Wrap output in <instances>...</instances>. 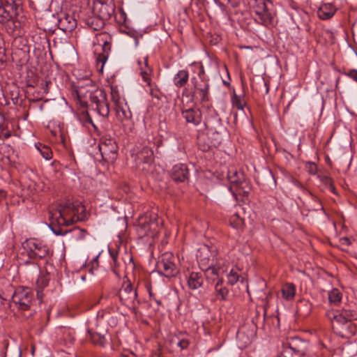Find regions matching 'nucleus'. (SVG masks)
I'll return each mask as SVG.
<instances>
[{
  "instance_id": "nucleus-1",
  "label": "nucleus",
  "mask_w": 357,
  "mask_h": 357,
  "mask_svg": "<svg viewBox=\"0 0 357 357\" xmlns=\"http://www.w3.org/2000/svg\"><path fill=\"white\" fill-rule=\"evenodd\" d=\"M326 317L331 321L333 332L343 338H349L356 332V326L353 323L357 320V312L350 309L328 310Z\"/></svg>"
},
{
  "instance_id": "nucleus-2",
  "label": "nucleus",
  "mask_w": 357,
  "mask_h": 357,
  "mask_svg": "<svg viewBox=\"0 0 357 357\" xmlns=\"http://www.w3.org/2000/svg\"><path fill=\"white\" fill-rule=\"evenodd\" d=\"M84 211V206L79 204L66 202L50 215V228L56 235H65L68 231L60 226H68L78 220L77 214Z\"/></svg>"
},
{
  "instance_id": "nucleus-3",
  "label": "nucleus",
  "mask_w": 357,
  "mask_h": 357,
  "mask_svg": "<svg viewBox=\"0 0 357 357\" xmlns=\"http://www.w3.org/2000/svg\"><path fill=\"white\" fill-rule=\"evenodd\" d=\"M255 21L264 26L273 25L276 20V9L273 1L266 0L254 3L252 6Z\"/></svg>"
},
{
  "instance_id": "nucleus-4",
  "label": "nucleus",
  "mask_w": 357,
  "mask_h": 357,
  "mask_svg": "<svg viewBox=\"0 0 357 357\" xmlns=\"http://www.w3.org/2000/svg\"><path fill=\"white\" fill-rule=\"evenodd\" d=\"M159 224L158 216L155 212H148L140 216L136 229L139 237H154L158 234Z\"/></svg>"
},
{
  "instance_id": "nucleus-5",
  "label": "nucleus",
  "mask_w": 357,
  "mask_h": 357,
  "mask_svg": "<svg viewBox=\"0 0 357 357\" xmlns=\"http://www.w3.org/2000/svg\"><path fill=\"white\" fill-rule=\"evenodd\" d=\"M22 246L31 259H43L47 260L52 255V250L49 246L36 238L26 239L23 242Z\"/></svg>"
},
{
  "instance_id": "nucleus-6",
  "label": "nucleus",
  "mask_w": 357,
  "mask_h": 357,
  "mask_svg": "<svg viewBox=\"0 0 357 357\" xmlns=\"http://www.w3.org/2000/svg\"><path fill=\"white\" fill-rule=\"evenodd\" d=\"M89 98L91 106L100 116L107 117L109 115V103L107 100L106 93L103 89H96L91 91Z\"/></svg>"
},
{
  "instance_id": "nucleus-7",
  "label": "nucleus",
  "mask_w": 357,
  "mask_h": 357,
  "mask_svg": "<svg viewBox=\"0 0 357 357\" xmlns=\"http://www.w3.org/2000/svg\"><path fill=\"white\" fill-rule=\"evenodd\" d=\"M227 178L231 183L230 190L235 188L236 192L243 195H248L251 190L249 181L245 178L243 172H238L234 169H229L227 174Z\"/></svg>"
},
{
  "instance_id": "nucleus-8",
  "label": "nucleus",
  "mask_w": 357,
  "mask_h": 357,
  "mask_svg": "<svg viewBox=\"0 0 357 357\" xmlns=\"http://www.w3.org/2000/svg\"><path fill=\"white\" fill-rule=\"evenodd\" d=\"M33 293L28 287H19L12 296L13 302L18 306L21 310H29L32 304Z\"/></svg>"
},
{
  "instance_id": "nucleus-9",
  "label": "nucleus",
  "mask_w": 357,
  "mask_h": 357,
  "mask_svg": "<svg viewBox=\"0 0 357 357\" xmlns=\"http://www.w3.org/2000/svg\"><path fill=\"white\" fill-rule=\"evenodd\" d=\"M175 257L171 252L162 254L156 267L158 271L165 277H174L178 273V268L174 263Z\"/></svg>"
},
{
  "instance_id": "nucleus-10",
  "label": "nucleus",
  "mask_w": 357,
  "mask_h": 357,
  "mask_svg": "<svg viewBox=\"0 0 357 357\" xmlns=\"http://www.w3.org/2000/svg\"><path fill=\"white\" fill-rule=\"evenodd\" d=\"M98 147L104 160L108 162H112L116 160L118 146L114 139L102 137L100 139Z\"/></svg>"
},
{
  "instance_id": "nucleus-11",
  "label": "nucleus",
  "mask_w": 357,
  "mask_h": 357,
  "mask_svg": "<svg viewBox=\"0 0 357 357\" xmlns=\"http://www.w3.org/2000/svg\"><path fill=\"white\" fill-rule=\"evenodd\" d=\"M283 347H289L294 352V357H309L307 354L309 343L298 337H288Z\"/></svg>"
},
{
  "instance_id": "nucleus-12",
  "label": "nucleus",
  "mask_w": 357,
  "mask_h": 357,
  "mask_svg": "<svg viewBox=\"0 0 357 357\" xmlns=\"http://www.w3.org/2000/svg\"><path fill=\"white\" fill-rule=\"evenodd\" d=\"M193 85V97L202 102L209 100L210 84L208 79L191 78Z\"/></svg>"
},
{
  "instance_id": "nucleus-13",
  "label": "nucleus",
  "mask_w": 357,
  "mask_h": 357,
  "mask_svg": "<svg viewBox=\"0 0 357 357\" xmlns=\"http://www.w3.org/2000/svg\"><path fill=\"white\" fill-rule=\"evenodd\" d=\"M137 297V290L132 287L130 282L124 284L119 290V298L123 305L135 307Z\"/></svg>"
},
{
  "instance_id": "nucleus-14",
  "label": "nucleus",
  "mask_w": 357,
  "mask_h": 357,
  "mask_svg": "<svg viewBox=\"0 0 357 357\" xmlns=\"http://www.w3.org/2000/svg\"><path fill=\"white\" fill-rule=\"evenodd\" d=\"M97 40L99 43H102V53L100 54L97 58V61L98 63H102L101 70L103 68V66L105 63L107 61L109 54L111 51V43H112V37L111 36L106 33L102 32L98 34Z\"/></svg>"
},
{
  "instance_id": "nucleus-15",
  "label": "nucleus",
  "mask_w": 357,
  "mask_h": 357,
  "mask_svg": "<svg viewBox=\"0 0 357 357\" xmlns=\"http://www.w3.org/2000/svg\"><path fill=\"white\" fill-rule=\"evenodd\" d=\"M18 9L12 6L10 4L0 0V23L12 24L15 26V22L11 20L18 15Z\"/></svg>"
},
{
  "instance_id": "nucleus-16",
  "label": "nucleus",
  "mask_w": 357,
  "mask_h": 357,
  "mask_svg": "<svg viewBox=\"0 0 357 357\" xmlns=\"http://www.w3.org/2000/svg\"><path fill=\"white\" fill-rule=\"evenodd\" d=\"M181 114L182 116L188 123H192L194 126H198L202 121V112L198 107H183L182 109Z\"/></svg>"
},
{
  "instance_id": "nucleus-17",
  "label": "nucleus",
  "mask_w": 357,
  "mask_h": 357,
  "mask_svg": "<svg viewBox=\"0 0 357 357\" xmlns=\"http://www.w3.org/2000/svg\"><path fill=\"white\" fill-rule=\"evenodd\" d=\"M211 254L210 253L208 248H201L198 250L197 255L199 266L202 270H208L213 266L214 259H211Z\"/></svg>"
},
{
  "instance_id": "nucleus-18",
  "label": "nucleus",
  "mask_w": 357,
  "mask_h": 357,
  "mask_svg": "<svg viewBox=\"0 0 357 357\" xmlns=\"http://www.w3.org/2000/svg\"><path fill=\"white\" fill-rule=\"evenodd\" d=\"M171 176L176 182H183L187 180L189 176V171L186 165H175L172 169Z\"/></svg>"
},
{
  "instance_id": "nucleus-19",
  "label": "nucleus",
  "mask_w": 357,
  "mask_h": 357,
  "mask_svg": "<svg viewBox=\"0 0 357 357\" xmlns=\"http://www.w3.org/2000/svg\"><path fill=\"white\" fill-rule=\"evenodd\" d=\"M337 10V8L333 3H324L319 7L317 14L319 19L328 20L334 16Z\"/></svg>"
},
{
  "instance_id": "nucleus-20",
  "label": "nucleus",
  "mask_w": 357,
  "mask_h": 357,
  "mask_svg": "<svg viewBox=\"0 0 357 357\" xmlns=\"http://www.w3.org/2000/svg\"><path fill=\"white\" fill-rule=\"evenodd\" d=\"M58 26L60 29L65 32L71 31L76 27L77 22L71 15L63 14L59 19Z\"/></svg>"
},
{
  "instance_id": "nucleus-21",
  "label": "nucleus",
  "mask_w": 357,
  "mask_h": 357,
  "mask_svg": "<svg viewBox=\"0 0 357 357\" xmlns=\"http://www.w3.org/2000/svg\"><path fill=\"white\" fill-rule=\"evenodd\" d=\"M187 282L190 289H197L201 287L204 283L203 275L201 273L192 272L188 277Z\"/></svg>"
},
{
  "instance_id": "nucleus-22",
  "label": "nucleus",
  "mask_w": 357,
  "mask_h": 357,
  "mask_svg": "<svg viewBox=\"0 0 357 357\" xmlns=\"http://www.w3.org/2000/svg\"><path fill=\"white\" fill-rule=\"evenodd\" d=\"M96 9L98 10V17L105 21L109 20L114 12L112 6L102 2L96 5Z\"/></svg>"
},
{
  "instance_id": "nucleus-23",
  "label": "nucleus",
  "mask_w": 357,
  "mask_h": 357,
  "mask_svg": "<svg viewBox=\"0 0 357 357\" xmlns=\"http://www.w3.org/2000/svg\"><path fill=\"white\" fill-rule=\"evenodd\" d=\"M115 109L116 117L120 121L124 122L131 119L132 113L126 103L115 107Z\"/></svg>"
},
{
  "instance_id": "nucleus-24",
  "label": "nucleus",
  "mask_w": 357,
  "mask_h": 357,
  "mask_svg": "<svg viewBox=\"0 0 357 357\" xmlns=\"http://www.w3.org/2000/svg\"><path fill=\"white\" fill-rule=\"evenodd\" d=\"M223 279H219L217 280V282L215 284V291L218 299L221 301H226L228 298L229 290L226 287L223 286Z\"/></svg>"
},
{
  "instance_id": "nucleus-25",
  "label": "nucleus",
  "mask_w": 357,
  "mask_h": 357,
  "mask_svg": "<svg viewBox=\"0 0 357 357\" xmlns=\"http://www.w3.org/2000/svg\"><path fill=\"white\" fill-rule=\"evenodd\" d=\"M189 79V75L187 70H181L174 77V84L178 87L181 88L184 86Z\"/></svg>"
},
{
  "instance_id": "nucleus-26",
  "label": "nucleus",
  "mask_w": 357,
  "mask_h": 357,
  "mask_svg": "<svg viewBox=\"0 0 357 357\" xmlns=\"http://www.w3.org/2000/svg\"><path fill=\"white\" fill-rule=\"evenodd\" d=\"M227 271V267L223 260L213 261V266L208 270V273H218V280L222 279L221 276Z\"/></svg>"
},
{
  "instance_id": "nucleus-27",
  "label": "nucleus",
  "mask_w": 357,
  "mask_h": 357,
  "mask_svg": "<svg viewBox=\"0 0 357 357\" xmlns=\"http://www.w3.org/2000/svg\"><path fill=\"white\" fill-rule=\"evenodd\" d=\"M281 292L283 298L287 301L292 300L296 294V286L293 283H286L282 286Z\"/></svg>"
},
{
  "instance_id": "nucleus-28",
  "label": "nucleus",
  "mask_w": 357,
  "mask_h": 357,
  "mask_svg": "<svg viewBox=\"0 0 357 357\" xmlns=\"http://www.w3.org/2000/svg\"><path fill=\"white\" fill-rule=\"evenodd\" d=\"M137 158L145 163L151 162L153 160V151L151 148L144 146L138 152Z\"/></svg>"
},
{
  "instance_id": "nucleus-29",
  "label": "nucleus",
  "mask_w": 357,
  "mask_h": 357,
  "mask_svg": "<svg viewBox=\"0 0 357 357\" xmlns=\"http://www.w3.org/2000/svg\"><path fill=\"white\" fill-rule=\"evenodd\" d=\"M50 276L47 274H41L36 280L37 296L42 298V291L48 284Z\"/></svg>"
},
{
  "instance_id": "nucleus-30",
  "label": "nucleus",
  "mask_w": 357,
  "mask_h": 357,
  "mask_svg": "<svg viewBox=\"0 0 357 357\" xmlns=\"http://www.w3.org/2000/svg\"><path fill=\"white\" fill-rule=\"evenodd\" d=\"M342 293L338 289L334 288L328 292V300L331 305H337L342 300Z\"/></svg>"
},
{
  "instance_id": "nucleus-31",
  "label": "nucleus",
  "mask_w": 357,
  "mask_h": 357,
  "mask_svg": "<svg viewBox=\"0 0 357 357\" xmlns=\"http://www.w3.org/2000/svg\"><path fill=\"white\" fill-rule=\"evenodd\" d=\"M111 98L115 107H119L120 105L125 103V100L120 96V93L116 86H111Z\"/></svg>"
},
{
  "instance_id": "nucleus-32",
  "label": "nucleus",
  "mask_w": 357,
  "mask_h": 357,
  "mask_svg": "<svg viewBox=\"0 0 357 357\" xmlns=\"http://www.w3.org/2000/svg\"><path fill=\"white\" fill-rule=\"evenodd\" d=\"M147 61H148V59H147V57H146L144 59L145 69L142 68L140 73H141L143 80L145 82H146V84L149 86H151V69L148 66Z\"/></svg>"
},
{
  "instance_id": "nucleus-33",
  "label": "nucleus",
  "mask_w": 357,
  "mask_h": 357,
  "mask_svg": "<svg viewBox=\"0 0 357 357\" xmlns=\"http://www.w3.org/2000/svg\"><path fill=\"white\" fill-rule=\"evenodd\" d=\"M90 339L93 344L99 345L100 347H105L106 344V339L104 335H102L98 333L89 332Z\"/></svg>"
},
{
  "instance_id": "nucleus-34",
  "label": "nucleus",
  "mask_w": 357,
  "mask_h": 357,
  "mask_svg": "<svg viewBox=\"0 0 357 357\" xmlns=\"http://www.w3.org/2000/svg\"><path fill=\"white\" fill-rule=\"evenodd\" d=\"M321 183L325 185L331 192L335 193V188L333 179L328 176H319Z\"/></svg>"
},
{
  "instance_id": "nucleus-35",
  "label": "nucleus",
  "mask_w": 357,
  "mask_h": 357,
  "mask_svg": "<svg viewBox=\"0 0 357 357\" xmlns=\"http://www.w3.org/2000/svg\"><path fill=\"white\" fill-rule=\"evenodd\" d=\"M105 20L100 17H93L89 20L88 24L94 30H100L103 28L105 25Z\"/></svg>"
},
{
  "instance_id": "nucleus-36",
  "label": "nucleus",
  "mask_w": 357,
  "mask_h": 357,
  "mask_svg": "<svg viewBox=\"0 0 357 357\" xmlns=\"http://www.w3.org/2000/svg\"><path fill=\"white\" fill-rule=\"evenodd\" d=\"M230 225L234 228H241L243 225V220L237 213H234L229 218Z\"/></svg>"
},
{
  "instance_id": "nucleus-37",
  "label": "nucleus",
  "mask_w": 357,
  "mask_h": 357,
  "mask_svg": "<svg viewBox=\"0 0 357 357\" xmlns=\"http://www.w3.org/2000/svg\"><path fill=\"white\" fill-rule=\"evenodd\" d=\"M231 103L234 107L241 110L243 109L245 105L244 100L236 93H234L231 96Z\"/></svg>"
},
{
  "instance_id": "nucleus-38",
  "label": "nucleus",
  "mask_w": 357,
  "mask_h": 357,
  "mask_svg": "<svg viewBox=\"0 0 357 357\" xmlns=\"http://www.w3.org/2000/svg\"><path fill=\"white\" fill-rule=\"evenodd\" d=\"M37 149L40 151L43 158H44L45 160H49L52 159V152L49 146L40 144L39 146H37Z\"/></svg>"
},
{
  "instance_id": "nucleus-39",
  "label": "nucleus",
  "mask_w": 357,
  "mask_h": 357,
  "mask_svg": "<svg viewBox=\"0 0 357 357\" xmlns=\"http://www.w3.org/2000/svg\"><path fill=\"white\" fill-rule=\"evenodd\" d=\"M227 276V283L231 286L234 285L241 278V275L238 273L234 269H231Z\"/></svg>"
},
{
  "instance_id": "nucleus-40",
  "label": "nucleus",
  "mask_w": 357,
  "mask_h": 357,
  "mask_svg": "<svg viewBox=\"0 0 357 357\" xmlns=\"http://www.w3.org/2000/svg\"><path fill=\"white\" fill-rule=\"evenodd\" d=\"M110 255L112 258L113 264H112V270L114 273L117 275L118 277L120 276L119 272V263L118 261V253L114 252L112 251H109Z\"/></svg>"
},
{
  "instance_id": "nucleus-41",
  "label": "nucleus",
  "mask_w": 357,
  "mask_h": 357,
  "mask_svg": "<svg viewBox=\"0 0 357 357\" xmlns=\"http://www.w3.org/2000/svg\"><path fill=\"white\" fill-rule=\"evenodd\" d=\"M214 121H215L214 123H212V122H211V121H208L206 125L207 128H208V129H210L211 130H214L215 132L218 133L219 131L217 130V127L215 126V125L221 126L222 121L220 118H218V117H216L214 119Z\"/></svg>"
},
{
  "instance_id": "nucleus-42",
  "label": "nucleus",
  "mask_w": 357,
  "mask_h": 357,
  "mask_svg": "<svg viewBox=\"0 0 357 357\" xmlns=\"http://www.w3.org/2000/svg\"><path fill=\"white\" fill-rule=\"evenodd\" d=\"M312 195V200L314 202V205H313L312 206V210L315 211H319V210L324 211V206H323L321 202H320L319 199L314 195Z\"/></svg>"
},
{
  "instance_id": "nucleus-43",
  "label": "nucleus",
  "mask_w": 357,
  "mask_h": 357,
  "mask_svg": "<svg viewBox=\"0 0 357 357\" xmlns=\"http://www.w3.org/2000/svg\"><path fill=\"white\" fill-rule=\"evenodd\" d=\"M305 169L309 172V174L314 175L317 172V167L314 162H307L305 163Z\"/></svg>"
},
{
  "instance_id": "nucleus-44",
  "label": "nucleus",
  "mask_w": 357,
  "mask_h": 357,
  "mask_svg": "<svg viewBox=\"0 0 357 357\" xmlns=\"http://www.w3.org/2000/svg\"><path fill=\"white\" fill-rule=\"evenodd\" d=\"M70 231L73 233V235L79 238H84L86 234V231L84 229H81L78 227H74Z\"/></svg>"
},
{
  "instance_id": "nucleus-45",
  "label": "nucleus",
  "mask_w": 357,
  "mask_h": 357,
  "mask_svg": "<svg viewBox=\"0 0 357 357\" xmlns=\"http://www.w3.org/2000/svg\"><path fill=\"white\" fill-rule=\"evenodd\" d=\"M192 78L199 79H208L207 78L206 75H205V70H204V66L202 65H200L199 66V71L197 73V76L192 77Z\"/></svg>"
},
{
  "instance_id": "nucleus-46",
  "label": "nucleus",
  "mask_w": 357,
  "mask_h": 357,
  "mask_svg": "<svg viewBox=\"0 0 357 357\" xmlns=\"http://www.w3.org/2000/svg\"><path fill=\"white\" fill-rule=\"evenodd\" d=\"M190 344V341L188 339H185V338H183V339H181L180 340L178 343H177V345L181 349H187L188 347Z\"/></svg>"
},
{
  "instance_id": "nucleus-47",
  "label": "nucleus",
  "mask_w": 357,
  "mask_h": 357,
  "mask_svg": "<svg viewBox=\"0 0 357 357\" xmlns=\"http://www.w3.org/2000/svg\"><path fill=\"white\" fill-rule=\"evenodd\" d=\"M344 74L357 82V70L351 69L345 72Z\"/></svg>"
},
{
  "instance_id": "nucleus-48",
  "label": "nucleus",
  "mask_w": 357,
  "mask_h": 357,
  "mask_svg": "<svg viewBox=\"0 0 357 357\" xmlns=\"http://www.w3.org/2000/svg\"><path fill=\"white\" fill-rule=\"evenodd\" d=\"M202 271L205 273L207 280H212L213 281L215 280V279L218 280V273H208V271L207 270H202Z\"/></svg>"
},
{
  "instance_id": "nucleus-49",
  "label": "nucleus",
  "mask_w": 357,
  "mask_h": 357,
  "mask_svg": "<svg viewBox=\"0 0 357 357\" xmlns=\"http://www.w3.org/2000/svg\"><path fill=\"white\" fill-rule=\"evenodd\" d=\"M284 349L282 353V356L284 357H291V355H294V352L291 351V350L287 347H284Z\"/></svg>"
},
{
  "instance_id": "nucleus-50",
  "label": "nucleus",
  "mask_w": 357,
  "mask_h": 357,
  "mask_svg": "<svg viewBox=\"0 0 357 357\" xmlns=\"http://www.w3.org/2000/svg\"><path fill=\"white\" fill-rule=\"evenodd\" d=\"M24 264L26 266L32 265L33 270L36 273H38L40 271V266L35 262H31V261H26L24 263Z\"/></svg>"
},
{
  "instance_id": "nucleus-51",
  "label": "nucleus",
  "mask_w": 357,
  "mask_h": 357,
  "mask_svg": "<svg viewBox=\"0 0 357 357\" xmlns=\"http://www.w3.org/2000/svg\"><path fill=\"white\" fill-rule=\"evenodd\" d=\"M342 242V244H346V245H350L351 244V241L349 239V238L347 237H344L341 239Z\"/></svg>"
},
{
  "instance_id": "nucleus-52",
  "label": "nucleus",
  "mask_w": 357,
  "mask_h": 357,
  "mask_svg": "<svg viewBox=\"0 0 357 357\" xmlns=\"http://www.w3.org/2000/svg\"><path fill=\"white\" fill-rule=\"evenodd\" d=\"M263 84H264V86H265V88H266V91H265V92H266V93L267 94V93H268V92H269V86H268V83H267L266 81H264V80L263 81Z\"/></svg>"
},
{
  "instance_id": "nucleus-53",
  "label": "nucleus",
  "mask_w": 357,
  "mask_h": 357,
  "mask_svg": "<svg viewBox=\"0 0 357 357\" xmlns=\"http://www.w3.org/2000/svg\"><path fill=\"white\" fill-rule=\"evenodd\" d=\"M153 299L158 305H161V301L160 300H157L155 298Z\"/></svg>"
},
{
  "instance_id": "nucleus-54",
  "label": "nucleus",
  "mask_w": 357,
  "mask_h": 357,
  "mask_svg": "<svg viewBox=\"0 0 357 357\" xmlns=\"http://www.w3.org/2000/svg\"><path fill=\"white\" fill-rule=\"evenodd\" d=\"M150 91H151V96H156V95H154V93H153V89H150Z\"/></svg>"
},
{
  "instance_id": "nucleus-55",
  "label": "nucleus",
  "mask_w": 357,
  "mask_h": 357,
  "mask_svg": "<svg viewBox=\"0 0 357 357\" xmlns=\"http://www.w3.org/2000/svg\"><path fill=\"white\" fill-rule=\"evenodd\" d=\"M223 84L226 86H229V83L226 82V81H223Z\"/></svg>"
},
{
  "instance_id": "nucleus-56",
  "label": "nucleus",
  "mask_w": 357,
  "mask_h": 357,
  "mask_svg": "<svg viewBox=\"0 0 357 357\" xmlns=\"http://www.w3.org/2000/svg\"><path fill=\"white\" fill-rule=\"evenodd\" d=\"M241 335H242L241 332H238V333H237V337H238V338H240V337H241Z\"/></svg>"
},
{
  "instance_id": "nucleus-57",
  "label": "nucleus",
  "mask_w": 357,
  "mask_h": 357,
  "mask_svg": "<svg viewBox=\"0 0 357 357\" xmlns=\"http://www.w3.org/2000/svg\"><path fill=\"white\" fill-rule=\"evenodd\" d=\"M149 295H150L151 297L153 296V294H152V293L151 291H149Z\"/></svg>"
}]
</instances>
